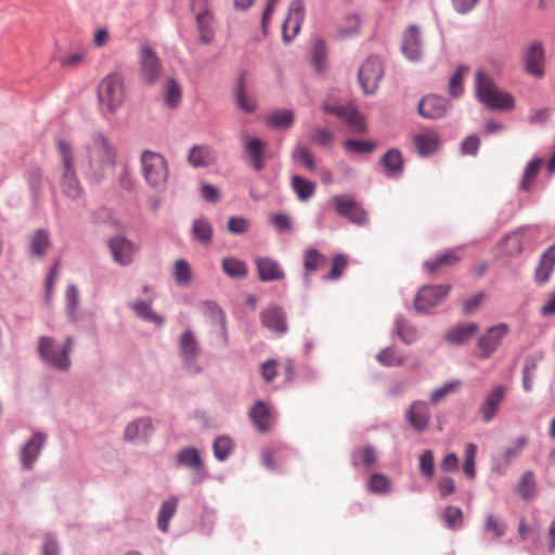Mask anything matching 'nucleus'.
Returning <instances> with one entry per match:
<instances>
[{"label": "nucleus", "mask_w": 555, "mask_h": 555, "mask_svg": "<svg viewBox=\"0 0 555 555\" xmlns=\"http://www.w3.org/2000/svg\"><path fill=\"white\" fill-rule=\"evenodd\" d=\"M56 150L63 165L61 178L62 193L72 201H78L82 197L83 190L74 168L73 149L65 140L59 139L56 141Z\"/></svg>", "instance_id": "7ed1b4c3"}, {"label": "nucleus", "mask_w": 555, "mask_h": 555, "mask_svg": "<svg viewBox=\"0 0 555 555\" xmlns=\"http://www.w3.org/2000/svg\"><path fill=\"white\" fill-rule=\"evenodd\" d=\"M101 109L109 115L115 114L125 100L124 78L118 73L104 77L98 87Z\"/></svg>", "instance_id": "39448f33"}, {"label": "nucleus", "mask_w": 555, "mask_h": 555, "mask_svg": "<svg viewBox=\"0 0 555 555\" xmlns=\"http://www.w3.org/2000/svg\"><path fill=\"white\" fill-rule=\"evenodd\" d=\"M176 464L193 472L192 482L195 485L201 483L208 476L199 451L194 447L181 449L176 455Z\"/></svg>", "instance_id": "ddd939ff"}, {"label": "nucleus", "mask_w": 555, "mask_h": 555, "mask_svg": "<svg viewBox=\"0 0 555 555\" xmlns=\"http://www.w3.org/2000/svg\"><path fill=\"white\" fill-rule=\"evenodd\" d=\"M294 162L302 164L307 169L313 171L315 169V162L311 151L304 145L297 144L292 153Z\"/></svg>", "instance_id": "6e6d98bb"}, {"label": "nucleus", "mask_w": 555, "mask_h": 555, "mask_svg": "<svg viewBox=\"0 0 555 555\" xmlns=\"http://www.w3.org/2000/svg\"><path fill=\"white\" fill-rule=\"evenodd\" d=\"M295 120V115L291 109H278L267 116L268 124L276 129L289 128Z\"/></svg>", "instance_id": "49530a36"}, {"label": "nucleus", "mask_w": 555, "mask_h": 555, "mask_svg": "<svg viewBox=\"0 0 555 555\" xmlns=\"http://www.w3.org/2000/svg\"><path fill=\"white\" fill-rule=\"evenodd\" d=\"M80 307V295L75 284H69L65 293V311L69 322L77 323L80 321L81 315L79 313Z\"/></svg>", "instance_id": "f704fd0d"}, {"label": "nucleus", "mask_w": 555, "mask_h": 555, "mask_svg": "<svg viewBox=\"0 0 555 555\" xmlns=\"http://www.w3.org/2000/svg\"><path fill=\"white\" fill-rule=\"evenodd\" d=\"M463 512L457 506H448L443 512V519L450 529H459L463 525Z\"/></svg>", "instance_id": "0e129e2a"}, {"label": "nucleus", "mask_w": 555, "mask_h": 555, "mask_svg": "<svg viewBox=\"0 0 555 555\" xmlns=\"http://www.w3.org/2000/svg\"><path fill=\"white\" fill-rule=\"evenodd\" d=\"M234 443L229 436H218L212 444L214 455L218 461L223 462L232 453Z\"/></svg>", "instance_id": "603ef678"}, {"label": "nucleus", "mask_w": 555, "mask_h": 555, "mask_svg": "<svg viewBox=\"0 0 555 555\" xmlns=\"http://www.w3.org/2000/svg\"><path fill=\"white\" fill-rule=\"evenodd\" d=\"M141 78L146 85H154L160 77L163 65L157 53L149 46L142 44L139 53Z\"/></svg>", "instance_id": "f8f14e48"}, {"label": "nucleus", "mask_w": 555, "mask_h": 555, "mask_svg": "<svg viewBox=\"0 0 555 555\" xmlns=\"http://www.w3.org/2000/svg\"><path fill=\"white\" fill-rule=\"evenodd\" d=\"M404 418L415 431H426L431 418L428 403L423 400L413 401L405 410Z\"/></svg>", "instance_id": "aec40b11"}, {"label": "nucleus", "mask_w": 555, "mask_h": 555, "mask_svg": "<svg viewBox=\"0 0 555 555\" xmlns=\"http://www.w3.org/2000/svg\"><path fill=\"white\" fill-rule=\"evenodd\" d=\"M528 444V439L524 436L517 437L512 446H506L500 456L492 457V470L499 475H504L520 455L521 451Z\"/></svg>", "instance_id": "6ab92c4d"}, {"label": "nucleus", "mask_w": 555, "mask_h": 555, "mask_svg": "<svg viewBox=\"0 0 555 555\" xmlns=\"http://www.w3.org/2000/svg\"><path fill=\"white\" fill-rule=\"evenodd\" d=\"M401 51L409 61H421L423 56V41L421 30L416 25H411L404 30Z\"/></svg>", "instance_id": "412c9836"}, {"label": "nucleus", "mask_w": 555, "mask_h": 555, "mask_svg": "<svg viewBox=\"0 0 555 555\" xmlns=\"http://www.w3.org/2000/svg\"><path fill=\"white\" fill-rule=\"evenodd\" d=\"M343 146L351 154H370L375 150V143L357 139L345 140Z\"/></svg>", "instance_id": "864d4df0"}, {"label": "nucleus", "mask_w": 555, "mask_h": 555, "mask_svg": "<svg viewBox=\"0 0 555 555\" xmlns=\"http://www.w3.org/2000/svg\"><path fill=\"white\" fill-rule=\"evenodd\" d=\"M141 171L149 186L163 191L168 181V163L166 158L156 152L145 150L141 154Z\"/></svg>", "instance_id": "20e7f679"}, {"label": "nucleus", "mask_w": 555, "mask_h": 555, "mask_svg": "<svg viewBox=\"0 0 555 555\" xmlns=\"http://www.w3.org/2000/svg\"><path fill=\"white\" fill-rule=\"evenodd\" d=\"M359 81L365 94H373L378 88V83L384 76V66L379 57L370 56L361 65Z\"/></svg>", "instance_id": "9b49d317"}, {"label": "nucleus", "mask_w": 555, "mask_h": 555, "mask_svg": "<svg viewBox=\"0 0 555 555\" xmlns=\"http://www.w3.org/2000/svg\"><path fill=\"white\" fill-rule=\"evenodd\" d=\"M255 264L261 282L279 281L285 276L280 263L271 257H258L255 259Z\"/></svg>", "instance_id": "bb28decb"}, {"label": "nucleus", "mask_w": 555, "mask_h": 555, "mask_svg": "<svg viewBox=\"0 0 555 555\" xmlns=\"http://www.w3.org/2000/svg\"><path fill=\"white\" fill-rule=\"evenodd\" d=\"M450 292V285H425L414 298V309L418 313H429L430 310L442 302Z\"/></svg>", "instance_id": "9d476101"}, {"label": "nucleus", "mask_w": 555, "mask_h": 555, "mask_svg": "<svg viewBox=\"0 0 555 555\" xmlns=\"http://www.w3.org/2000/svg\"><path fill=\"white\" fill-rule=\"evenodd\" d=\"M352 461L354 466L358 465L359 461L367 468L373 466L376 462L375 449L372 446H366L359 451H354Z\"/></svg>", "instance_id": "69168bd1"}, {"label": "nucleus", "mask_w": 555, "mask_h": 555, "mask_svg": "<svg viewBox=\"0 0 555 555\" xmlns=\"http://www.w3.org/2000/svg\"><path fill=\"white\" fill-rule=\"evenodd\" d=\"M541 164H542V159H540V158H533L527 164V166L524 170L522 180L520 182V189L522 191L530 190V183L532 180L535 179Z\"/></svg>", "instance_id": "680f3d73"}, {"label": "nucleus", "mask_w": 555, "mask_h": 555, "mask_svg": "<svg viewBox=\"0 0 555 555\" xmlns=\"http://www.w3.org/2000/svg\"><path fill=\"white\" fill-rule=\"evenodd\" d=\"M234 96L236 105L245 113H254L256 111V102L253 98H248L245 92V73H242L234 88Z\"/></svg>", "instance_id": "ea45409f"}, {"label": "nucleus", "mask_w": 555, "mask_h": 555, "mask_svg": "<svg viewBox=\"0 0 555 555\" xmlns=\"http://www.w3.org/2000/svg\"><path fill=\"white\" fill-rule=\"evenodd\" d=\"M475 93L477 100L492 111L507 112L515 106L513 95L500 89L493 78L482 70L475 74Z\"/></svg>", "instance_id": "f03ea898"}, {"label": "nucleus", "mask_w": 555, "mask_h": 555, "mask_svg": "<svg viewBox=\"0 0 555 555\" xmlns=\"http://www.w3.org/2000/svg\"><path fill=\"white\" fill-rule=\"evenodd\" d=\"M173 276L179 285H188L192 280V270L188 261L179 259L175 262Z\"/></svg>", "instance_id": "4d7b16f0"}, {"label": "nucleus", "mask_w": 555, "mask_h": 555, "mask_svg": "<svg viewBox=\"0 0 555 555\" xmlns=\"http://www.w3.org/2000/svg\"><path fill=\"white\" fill-rule=\"evenodd\" d=\"M413 142L417 153L423 157L437 152L440 145L439 135L433 130L415 134Z\"/></svg>", "instance_id": "7c9ffc66"}, {"label": "nucleus", "mask_w": 555, "mask_h": 555, "mask_svg": "<svg viewBox=\"0 0 555 555\" xmlns=\"http://www.w3.org/2000/svg\"><path fill=\"white\" fill-rule=\"evenodd\" d=\"M195 18L199 31L201 41L209 43L214 39L212 15L208 9L195 12Z\"/></svg>", "instance_id": "79ce46f5"}, {"label": "nucleus", "mask_w": 555, "mask_h": 555, "mask_svg": "<svg viewBox=\"0 0 555 555\" xmlns=\"http://www.w3.org/2000/svg\"><path fill=\"white\" fill-rule=\"evenodd\" d=\"M509 333V326L506 323H499L489 327L477 341V358L481 360L489 359L502 345L504 337Z\"/></svg>", "instance_id": "1a4fd4ad"}, {"label": "nucleus", "mask_w": 555, "mask_h": 555, "mask_svg": "<svg viewBox=\"0 0 555 555\" xmlns=\"http://www.w3.org/2000/svg\"><path fill=\"white\" fill-rule=\"evenodd\" d=\"M387 177L396 178L403 171V156L398 149H390L380 159Z\"/></svg>", "instance_id": "473e14b6"}, {"label": "nucleus", "mask_w": 555, "mask_h": 555, "mask_svg": "<svg viewBox=\"0 0 555 555\" xmlns=\"http://www.w3.org/2000/svg\"><path fill=\"white\" fill-rule=\"evenodd\" d=\"M222 270L227 275L233 279H243L248 273L246 263L233 257L222 259Z\"/></svg>", "instance_id": "de8ad7c7"}, {"label": "nucleus", "mask_w": 555, "mask_h": 555, "mask_svg": "<svg viewBox=\"0 0 555 555\" xmlns=\"http://www.w3.org/2000/svg\"><path fill=\"white\" fill-rule=\"evenodd\" d=\"M483 529L486 531L492 532L495 538L500 539L505 534L507 526L504 521H501L493 514H489L486 517Z\"/></svg>", "instance_id": "338daca9"}, {"label": "nucleus", "mask_w": 555, "mask_h": 555, "mask_svg": "<svg viewBox=\"0 0 555 555\" xmlns=\"http://www.w3.org/2000/svg\"><path fill=\"white\" fill-rule=\"evenodd\" d=\"M89 169L88 178L100 182L105 178L106 170L116 164V151L109 140L102 133H94L86 146Z\"/></svg>", "instance_id": "f257e3e1"}, {"label": "nucleus", "mask_w": 555, "mask_h": 555, "mask_svg": "<svg viewBox=\"0 0 555 555\" xmlns=\"http://www.w3.org/2000/svg\"><path fill=\"white\" fill-rule=\"evenodd\" d=\"M216 152L209 145H194L189 152L188 160L195 168L208 167L216 163Z\"/></svg>", "instance_id": "c756f323"}, {"label": "nucleus", "mask_w": 555, "mask_h": 555, "mask_svg": "<svg viewBox=\"0 0 555 555\" xmlns=\"http://www.w3.org/2000/svg\"><path fill=\"white\" fill-rule=\"evenodd\" d=\"M38 354L49 366L60 371L68 372L72 367L70 356L67 350L52 337L42 336L38 341Z\"/></svg>", "instance_id": "0eeeda50"}, {"label": "nucleus", "mask_w": 555, "mask_h": 555, "mask_svg": "<svg viewBox=\"0 0 555 555\" xmlns=\"http://www.w3.org/2000/svg\"><path fill=\"white\" fill-rule=\"evenodd\" d=\"M468 70V66L461 64L450 77L448 83V93L452 99H459L464 93V74Z\"/></svg>", "instance_id": "c03bdc74"}, {"label": "nucleus", "mask_w": 555, "mask_h": 555, "mask_svg": "<svg viewBox=\"0 0 555 555\" xmlns=\"http://www.w3.org/2000/svg\"><path fill=\"white\" fill-rule=\"evenodd\" d=\"M266 143L257 138L250 139L245 143L246 154L249 156L251 166L255 170L260 171L264 168Z\"/></svg>", "instance_id": "e433bc0d"}, {"label": "nucleus", "mask_w": 555, "mask_h": 555, "mask_svg": "<svg viewBox=\"0 0 555 555\" xmlns=\"http://www.w3.org/2000/svg\"><path fill=\"white\" fill-rule=\"evenodd\" d=\"M555 270V243L551 245L540 257L534 270V282L544 285Z\"/></svg>", "instance_id": "cd10ccee"}, {"label": "nucleus", "mask_w": 555, "mask_h": 555, "mask_svg": "<svg viewBox=\"0 0 555 555\" xmlns=\"http://www.w3.org/2000/svg\"><path fill=\"white\" fill-rule=\"evenodd\" d=\"M47 440V434L39 430L33 431L30 439L25 442L20 451V461L24 469L30 470L34 468Z\"/></svg>", "instance_id": "dca6fc26"}, {"label": "nucleus", "mask_w": 555, "mask_h": 555, "mask_svg": "<svg viewBox=\"0 0 555 555\" xmlns=\"http://www.w3.org/2000/svg\"><path fill=\"white\" fill-rule=\"evenodd\" d=\"M478 328L476 322L460 323L446 333V341L452 346L463 345L473 338Z\"/></svg>", "instance_id": "c85d7f7f"}, {"label": "nucleus", "mask_w": 555, "mask_h": 555, "mask_svg": "<svg viewBox=\"0 0 555 555\" xmlns=\"http://www.w3.org/2000/svg\"><path fill=\"white\" fill-rule=\"evenodd\" d=\"M309 141L321 147H328L334 142V133L327 129L317 127L311 131Z\"/></svg>", "instance_id": "bf43d9fd"}, {"label": "nucleus", "mask_w": 555, "mask_h": 555, "mask_svg": "<svg viewBox=\"0 0 555 555\" xmlns=\"http://www.w3.org/2000/svg\"><path fill=\"white\" fill-rule=\"evenodd\" d=\"M154 431L152 418L143 416L130 422L124 431V439L131 443L147 440Z\"/></svg>", "instance_id": "b1692460"}, {"label": "nucleus", "mask_w": 555, "mask_h": 555, "mask_svg": "<svg viewBox=\"0 0 555 555\" xmlns=\"http://www.w3.org/2000/svg\"><path fill=\"white\" fill-rule=\"evenodd\" d=\"M348 266V259L343 254H336L332 259V268L326 275H324V280H338L343 276L344 271Z\"/></svg>", "instance_id": "052dcab7"}, {"label": "nucleus", "mask_w": 555, "mask_h": 555, "mask_svg": "<svg viewBox=\"0 0 555 555\" xmlns=\"http://www.w3.org/2000/svg\"><path fill=\"white\" fill-rule=\"evenodd\" d=\"M361 28V18L358 14L351 13L348 14L343 24L339 27V34L343 37H349L352 35H357Z\"/></svg>", "instance_id": "13d9d810"}, {"label": "nucleus", "mask_w": 555, "mask_h": 555, "mask_svg": "<svg viewBox=\"0 0 555 555\" xmlns=\"http://www.w3.org/2000/svg\"><path fill=\"white\" fill-rule=\"evenodd\" d=\"M451 103L443 96L437 94H428L424 96L418 103V113L427 119L442 118Z\"/></svg>", "instance_id": "4be33fe9"}, {"label": "nucleus", "mask_w": 555, "mask_h": 555, "mask_svg": "<svg viewBox=\"0 0 555 555\" xmlns=\"http://www.w3.org/2000/svg\"><path fill=\"white\" fill-rule=\"evenodd\" d=\"M249 417L260 433L269 429L271 413L263 401H257L249 411Z\"/></svg>", "instance_id": "a19ab883"}, {"label": "nucleus", "mask_w": 555, "mask_h": 555, "mask_svg": "<svg viewBox=\"0 0 555 555\" xmlns=\"http://www.w3.org/2000/svg\"><path fill=\"white\" fill-rule=\"evenodd\" d=\"M420 470L427 478H431L434 476L435 460H434V453L431 450H425L420 455Z\"/></svg>", "instance_id": "774afa93"}, {"label": "nucleus", "mask_w": 555, "mask_h": 555, "mask_svg": "<svg viewBox=\"0 0 555 555\" xmlns=\"http://www.w3.org/2000/svg\"><path fill=\"white\" fill-rule=\"evenodd\" d=\"M524 69L529 75L541 78L544 75L545 51L539 41L530 43L522 52Z\"/></svg>", "instance_id": "f3484780"}, {"label": "nucleus", "mask_w": 555, "mask_h": 555, "mask_svg": "<svg viewBox=\"0 0 555 555\" xmlns=\"http://www.w3.org/2000/svg\"><path fill=\"white\" fill-rule=\"evenodd\" d=\"M336 212L346 218L349 222L357 225L367 223V212L360 203L351 198L349 195H336L333 198Z\"/></svg>", "instance_id": "4468645a"}, {"label": "nucleus", "mask_w": 555, "mask_h": 555, "mask_svg": "<svg viewBox=\"0 0 555 555\" xmlns=\"http://www.w3.org/2000/svg\"><path fill=\"white\" fill-rule=\"evenodd\" d=\"M393 331L405 345L414 343L418 336L417 328L409 324L402 315L396 318Z\"/></svg>", "instance_id": "37998d69"}, {"label": "nucleus", "mask_w": 555, "mask_h": 555, "mask_svg": "<svg viewBox=\"0 0 555 555\" xmlns=\"http://www.w3.org/2000/svg\"><path fill=\"white\" fill-rule=\"evenodd\" d=\"M505 393L506 388L503 385H498L485 397L479 406L485 423H490L495 417Z\"/></svg>", "instance_id": "393cba45"}, {"label": "nucleus", "mask_w": 555, "mask_h": 555, "mask_svg": "<svg viewBox=\"0 0 555 555\" xmlns=\"http://www.w3.org/2000/svg\"><path fill=\"white\" fill-rule=\"evenodd\" d=\"M128 307L134 312V314L146 322H152L157 326H162L165 323V319L153 311L150 301L138 300L128 304Z\"/></svg>", "instance_id": "c9c22d12"}, {"label": "nucleus", "mask_w": 555, "mask_h": 555, "mask_svg": "<svg viewBox=\"0 0 555 555\" xmlns=\"http://www.w3.org/2000/svg\"><path fill=\"white\" fill-rule=\"evenodd\" d=\"M51 246L50 235L47 230L38 229L29 237L28 253L30 257L42 259Z\"/></svg>", "instance_id": "2f4dec72"}, {"label": "nucleus", "mask_w": 555, "mask_h": 555, "mask_svg": "<svg viewBox=\"0 0 555 555\" xmlns=\"http://www.w3.org/2000/svg\"><path fill=\"white\" fill-rule=\"evenodd\" d=\"M327 262V258L317 248L310 247L304 254V268L307 272H313L322 268Z\"/></svg>", "instance_id": "3c124183"}, {"label": "nucleus", "mask_w": 555, "mask_h": 555, "mask_svg": "<svg viewBox=\"0 0 555 555\" xmlns=\"http://www.w3.org/2000/svg\"><path fill=\"white\" fill-rule=\"evenodd\" d=\"M306 10L302 0H293L288 8L287 18L282 25V34L285 42H291L299 33L305 20Z\"/></svg>", "instance_id": "a211bd4d"}, {"label": "nucleus", "mask_w": 555, "mask_h": 555, "mask_svg": "<svg viewBox=\"0 0 555 555\" xmlns=\"http://www.w3.org/2000/svg\"><path fill=\"white\" fill-rule=\"evenodd\" d=\"M261 323L264 327L278 334L287 332L286 313L284 309L278 305H271L260 314Z\"/></svg>", "instance_id": "a878e982"}, {"label": "nucleus", "mask_w": 555, "mask_h": 555, "mask_svg": "<svg viewBox=\"0 0 555 555\" xmlns=\"http://www.w3.org/2000/svg\"><path fill=\"white\" fill-rule=\"evenodd\" d=\"M535 491L537 483L534 475L531 470H528L521 476L517 485V492L522 500L529 501L535 495Z\"/></svg>", "instance_id": "8fccbe9b"}, {"label": "nucleus", "mask_w": 555, "mask_h": 555, "mask_svg": "<svg viewBox=\"0 0 555 555\" xmlns=\"http://www.w3.org/2000/svg\"><path fill=\"white\" fill-rule=\"evenodd\" d=\"M541 235V228L538 224L518 227L505 235L502 241L503 249L511 257H516L522 250L535 243Z\"/></svg>", "instance_id": "423d86ee"}, {"label": "nucleus", "mask_w": 555, "mask_h": 555, "mask_svg": "<svg viewBox=\"0 0 555 555\" xmlns=\"http://www.w3.org/2000/svg\"><path fill=\"white\" fill-rule=\"evenodd\" d=\"M461 385V380H449L441 387L435 389L430 395V403L436 405L440 403L447 396L451 395Z\"/></svg>", "instance_id": "e2e57ef3"}, {"label": "nucleus", "mask_w": 555, "mask_h": 555, "mask_svg": "<svg viewBox=\"0 0 555 555\" xmlns=\"http://www.w3.org/2000/svg\"><path fill=\"white\" fill-rule=\"evenodd\" d=\"M292 188L301 202L308 201L314 194L315 190V185L311 181L300 176H293Z\"/></svg>", "instance_id": "09e8293b"}, {"label": "nucleus", "mask_w": 555, "mask_h": 555, "mask_svg": "<svg viewBox=\"0 0 555 555\" xmlns=\"http://www.w3.org/2000/svg\"><path fill=\"white\" fill-rule=\"evenodd\" d=\"M191 233L195 241L208 246L212 241L214 228L206 217H201L193 221Z\"/></svg>", "instance_id": "58836bf2"}, {"label": "nucleus", "mask_w": 555, "mask_h": 555, "mask_svg": "<svg viewBox=\"0 0 555 555\" xmlns=\"http://www.w3.org/2000/svg\"><path fill=\"white\" fill-rule=\"evenodd\" d=\"M179 500L176 495L168 496L163 501L157 516V527L162 532H168L169 522L178 508Z\"/></svg>", "instance_id": "72a5a7b5"}, {"label": "nucleus", "mask_w": 555, "mask_h": 555, "mask_svg": "<svg viewBox=\"0 0 555 555\" xmlns=\"http://www.w3.org/2000/svg\"><path fill=\"white\" fill-rule=\"evenodd\" d=\"M460 259L461 256L459 255V249H451L438 255L433 260H427L425 262V268L428 273L435 274L444 267H453L460 261Z\"/></svg>", "instance_id": "4c0bfd02"}, {"label": "nucleus", "mask_w": 555, "mask_h": 555, "mask_svg": "<svg viewBox=\"0 0 555 555\" xmlns=\"http://www.w3.org/2000/svg\"><path fill=\"white\" fill-rule=\"evenodd\" d=\"M164 100L168 107L177 108L182 100L181 86L175 78H169L164 89Z\"/></svg>", "instance_id": "a18cd8bd"}, {"label": "nucleus", "mask_w": 555, "mask_h": 555, "mask_svg": "<svg viewBox=\"0 0 555 555\" xmlns=\"http://www.w3.org/2000/svg\"><path fill=\"white\" fill-rule=\"evenodd\" d=\"M108 247L113 259L120 266H128L132 262L137 251L135 245L125 236H116L108 240Z\"/></svg>", "instance_id": "5701e85b"}, {"label": "nucleus", "mask_w": 555, "mask_h": 555, "mask_svg": "<svg viewBox=\"0 0 555 555\" xmlns=\"http://www.w3.org/2000/svg\"><path fill=\"white\" fill-rule=\"evenodd\" d=\"M179 353L183 367L191 374H199L202 366L198 364L199 344L192 330L182 332L179 339Z\"/></svg>", "instance_id": "6e6552de"}, {"label": "nucleus", "mask_w": 555, "mask_h": 555, "mask_svg": "<svg viewBox=\"0 0 555 555\" xmlns=\"http://www.w3.org/2000/svg\"><path fill=\"white\" fill-rule=\"evenodd\" d=\"M322 109L323 112L332 114L344 120L346 125L354 132L360 133L365 130L361 114L351 105L326 102L322 105Z\"/></svg>", "instance_id": "2eb2a0df"}, {"label": "nucleus", "mask_w": 555, "mask_h": 555, "mask_svg": "<svg viewBox=\"0 0 555 555\" xmlns=\"http://www.w3.org/2000/svg\"><path fill=\"white\" fill-rule=\"evenodd\" d=\"M376 360L384 366H399L404 363V357L396 352L395 347H387L380 350Z\"/></svg>", "instance_id": "5fc2aeb1"}]
</instances>
